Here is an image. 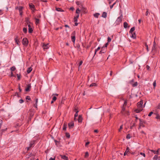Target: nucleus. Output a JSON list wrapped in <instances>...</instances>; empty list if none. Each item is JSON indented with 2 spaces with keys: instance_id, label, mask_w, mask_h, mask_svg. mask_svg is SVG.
<instances>
[{
  "instance_id": "1",
  "label": "nucleus",
  "mask_w": 160,
  "mask_h": 160,
  "mask_svg": "<svg viewBox=\"0 0 160 160\" xmlns=\"http://www.w3.org/2000/svg\"><path fill=\"white\" fill-rule=\"evenodd\" d=\"M143 103V100H141L140 101L138 102L137 103V107L138 108H142V109H143V108L145 106V105L146 104V102L145 103V104H144V105H142Z\"/></svg>"
},
{
  "instance_id": "2",
  "label": "nucleus",
  "mask_w": 160,
  "mask_h": 160,
  "mask_svg": "<svg viewBox=\"0 0 160 160\" xmlns=\"http://www.w3.org/2000/svg\"><path fill=\"white\" fill-rule=\"evenodd\" d=\"M76 31H74L72 32L71 35V40L72 42L74 44L75 43V41L76 40Z\"/></svg>"
},
{
  "instance_id": "3",
  "label": "nucleus",
  "mask_w": 160,
  "mask_h": 160,
  "mask_svg": "<svg viewBox=\"0 0 160 160\" xmlns=\"http://www.w3.org/2000/svg\"><path fill=\"white\" fill-rule=\"evenodd\" d=\"M122 15H121L115 21V23L117 25L119 24L122 22Z\"/></svg>"
},
{
  "instance_id": "4",
  "label": "nucleus",
  "mask_w": 160,
  "mask_h": 160,
  "mask_svg": "<svg viewBox=\"0 0 160 160\" xmlns=\"http://www.w3.org/2000/svg\"><path fill=\"white\" fill-rule=\"evenodd\" d=\"M139 121H140L139 128H140L141 127H144L145 126L144 125V124H146V122L142 120L141 119H139Z\"/></svg>"
},
{
  "instance_id": "5",
  "label": "nucleus",
  "mask_w": 160,
  "mask_h": 160,
  "mask_svg": "<svg viewBox=\"0 0 160 160\" xmlns=\"http://www.w3.org/2000/svg\"><path fill=\"white\" fill-rule=\"evenodd\" d=\"M28 40L26 38H23L22 41V44L25 46L28 45Z\"/></svg>"
},
{
  "instance_id": "6",
  "label": "nucleus",
  "mask_w": 160,
  "mask_h": 160,
  "mask_svg": "<svg viewBox=\"0 0 160 160\" xmlns=\"http://www.w3.org/2000/svg\"><path fill=\"white\" fill-rule=\"evenodd\" d=\"M18 8V10L19 11L20 15L21 16H22V15L23 13V11H22V9L23 8L22 6H19V7H17V8H16V9Z\"/></svg>"
},
{
  "instance_id": "7",
  "label": "nucleus",
  "mask_w": 160,
  "mask_h": 160,
  "mask_svg": "<svg viewBox=\"0 0 160 160\" xmlns=\"http://www.w3.org/2000/svg\"><path fill=\"white\" fill-rule=\"evenodd\" d=\"M29 7L30 9L33 12H34L36 10L35 8L34 5L32 3L29 4Z\"/></svg>"
},
{
  "instance_id": "8",
  "label": "nucleus",
  "mask_w": 160,
  "mask_h": 160,
  "mask_svg": "<svg viewBox=\"0 0 160 160\" xmlns=\"http://www.w3.org/2000/svg\"><path fill=\"white\" fill-rule=\"evenodd\" d=\"M20 39L18 38V36H16L15 38H14V40L16 43L18 45H20Z\"/></svg>"
},
{
  "instance_id": "9",
  "label": "nucleus",
  "mask_w": 160,
  "mask_h": 160,
  "mask_svg": "<svg viewBox=\"0 0 160 160\" xmlns=\"http://www.w3.org/2000/svg\"><path fill=\"white\" fill-rule=\"evenodd\" d=\"M31 89V86L30 84H28L27 85V87L25 89V91L26 92H29Z\"/></svg>"
},
{
  "instance_id": "10",
  "label": "nucleus",
  "mask_w": 160,
  "mask_h": 160,
  "mask_svg": "<svg viewBox=\"0 0 160 160\" xmlns=\"http://www.w3.org/2000/svg\"><path fill=\"white\" fill-rule=\"evenodd\" d=\"M106 51V49L104 48V47H102L101 50L99 52V54L104 53Z\"/></svg>"
},
{
  "instance_id": "11",
  "label": "nucleus",
  "mask_w": 160,
  "mask_h": 160,
  "mask_svg": "<svg viewBox=\"0 0 160 160\" xmlns=\"http://www.w3.org/2000/svg\"><path fill=\"white\" fill-rule=\"evenodd\" d=\"M60 156L61 157V158L64 160H68V157L66 156L65 155H60Z\"/></svg>"
},
{
  "instance_id": "12",
  "label": "nucleus",
  "mask_w": 160,
  "mask_h": 160,
  "mask_svg": "<svg viewBox=\"0 0 160 160\" xmlns=\"http://www.w3.org/2000/svg\"><path fill=\"white\" fill-rule=\"evenodd\" d=\"M28 32L29 33H32L33 32V29L30 24L28 25Z\"/></svg>"
},
{
  "instance_id": "13",
  "label": "nucleus",
  "mask_w": 160,
  "mask_h": 160,
  "mask_svg": "<svg viewBox=\"0 0 160 160\" xmlns=\"http://www.w3.org/2000/svg\"><path fill=\"white\" fill-rule=\"evenodd\" d=\"M81 11L83 13H86L87 12V9L84 7H82L81 9Z\"/></svg>"
},
{
  "instance_id": "14",
  "label": "nucleus",
  "mask_w": 160,
  "mask_h": 160,
  "mask_svg": "<svg viewBox=\"0 0 160 160\" xmlns=\"http://www.w3.org/2000/svg\"><path fill=\"white\" fill-rule=\"evenodd\" d=\"M68 125L70 128H72L74 126V123L73 122H72L68 123Z\"/></svg>"
},
{
  "instance_id": "15",
  "label": "nucleus",
  "mask_w": 160,
  "mask_h": 160,
  "mask_svg": "<svg viewBox=\"0 0 160 160\" xmlns=\"http://www.w3.org/2000/svg\"><path fill=\"white\" fill-rule=\"evenodd\" d=\"M82 118L81 115H79L78 117V122H82Z\"/></svg>"
},
{
  "instance_id": "16",
  "label": "nucleus",
  "mask_w": 160,
  "mask_h": 160,
  "mask_svg": "<svg viewBox=\"0 0 160 160\" xmlns=\"http://www.w3.org/2000/svg\"><path fill=\"white\" fill-rule=\"evenodd\" d=\"M142 110L143 109H142V108H138L135 110V112L136 113H139L142 111Z\"/></svg>"
},
{
  "instance_id": "17",
  "label": "nucleus",
  "mask_w": 160,
  "mask_h": 160,
  "mask_svg": "<svg viewBox=\"0 0 160 160\" xmlns=\"http://www.w3.org/2000/svg\"><path fill=\"white\" fill-rule=\"evenodd\" d=\"M42 47L44 49H47L48 48V44H45L43 43Z\"/></svg>"
},
{
  "instance_id": "18",
  "label": "nucleus",
  "mask_w": 160,
  "mask_h": 160,
  "mask_svg": "<svg viewBox=\"0 0 160 160\" xmlns=\"http://www.w3.org/2000/svg\"><path fill=\"white\" fill-rule=\"evenodd\" d=\"M35 20V24L36 25H38L40 23V20L38 18H34Z\"/></svg>"
},
{
  "instance_id": "19",
  "label": "nucleus",
  "mask_w": 160,
  "mask_h": 160,
  "mask_svg": "<svg viewBox=\"0 0 160 160\" xmlns=\"http://www.w3.org/2000/svg\"><path fill=\"white\" fill-rule=\"evenodd\" d=\"M78 111H76V112L74 115V120L76 121L78 119H76V117L78 116Z\"/></svg>"
},
{
  "instance_id": "20",
  "label": "nucleus",
  "mask_w": 160,
  "mask_h": 160,
  "mask_svg": "<svg viewBox=\"0 0 160 160\" xmlns=\"http://www.w3.org/2000/svg\"><path fill=\"white\" fill-rule=\"evenodd\" d=\"M102 17L106 18L107 17V13L106 12H103L102 14Z\"/></svg>"
},
{
  "instance_id": "21",
  "label": "nucleus",
  "mask_w": 160,
  "mask_h": 160,
  "mask_svg": "<svg viewBox=\"0 0 160 160\" xmlns=\"http://www.w3.org/2000/svg\"><path fill=\"white\" fill-rule=\"evenodd\" d=\"M156 49V43L155 42V41H154L153 42V47L152 48V51H153L155 50V51Z\"/></svg>"
},
{
  "instance_id": "22",
  "label": "nucleus",
  "mask_w": 160,
  "mask_h": 160,
  "mask_svg": "<svg viewBox=\"0 0 160 160\" xmlns=\"http://www.w3.org/2000/svg\"><path fill=\"white\" fill-rule=\"evenodd\" d=\"M56 10L58 12H63L64 11L61 8H56Z\"/></svg>"
},
{
  "instance_id": "23",
  "label": "nucleus",
  "mask_w": 160,
  "mask_h": 160,
  "mask_svg": "<svg viewBox=\"0 0 160 160\" xmlns=\"http://www.w3.org/2000/svg\"><path fill=\"white\" fill-rule=\"evenodd\" d=\"M100 14L98 13H96L93 14L94 16L97 18H98Z\"/></svg>"
},
{
  "instance_id": "24",
  "label": "nucleus",
  "mask_w": 160,
  "mask_h": 160,
  "mask_svg": "<svg viewBox=\"0 0 160 160\" xmlns=\"http://www.w3.org/2000/svg\"><path fill=\"white\" fill-rule=\"evenodd\" d=\"M32 70V68L31 67H29L28 68L27 70V72L28 73H30Z\"/></svg>"
},
{
  "instance_id": "25",
  "label": "nucleus",
  "mask_w": 160,
  "mask_h": 160,
  "mask_svg": "<svg viewBox=\"0 0 160 160\" xmlns=\"http://www.w3.org/2000/svg\"><path fill=\"white\" fill-rule=\"evenodd\" d=\"M135 29V28L134 27L132 28L129 31L130 33H132V32H133L134 31Z\"/></svg>"
},
{
  "instance_id": "26",
  "label": "nucleus",
  "mask_w": 160,
  "mask_h": 160,
  "mask_svg": "<svg viewBox=\"0 0 160 160\" xmlns=\"http://www.w3.org/2000/svg\"><path fill=\"white\" fill-rule=\"evenodd\" d=\"M67 127V124L65 123H64L63 126V130L64 131L66 130Z\"/></svg>"
},
{
  "instance_id": "27",
  "label": "nucleus",
  "mask_w": 160,
  "mask_h": 160,
  "mask_svg": "<svg viewBox=\"0 0 160 160\" xmlns=\"http://www.w3.org/2000/svg\"><path fill=\"white\" fill-rule=\"evenodd\" d=\"M38 98H36L35 99V102H35V103L34 104V106L36 108H37V104H38Z\"/></svg>"
},
{
  "instance_id": "28",
  "label": "nucleus",
  "mask_w": 160,
  "mask_h": 160,
  "mask_svg": "<svg viewBox=\"0 0 160 160\" xmlns=\"http://www.w3.org/2000/svg\"><path fill=\"white\" fill-rule=\"evenodd\" d=\"M34 142H35L34 141H33L32 142H30V145H29V147L30 148L33 147V146L34 144Z\"/></svg>"
},
{
  "instance_id": "29",
  "label": "nucleus",
  "mask_w": 160,
  "mask_h": 160,
  "mask_svg": "<svg viewBox=\"0 0 160 160\" xmlns=\"http://www.w3.org/2000/svg\"><path fill=\"white\" fill-rule=\"evenodd\" d=\"M131 34V37L133 38H136V34L135 32H132V33Z\"/></svg>"
},
{
  "instance_id": "30",
  "label": "nucleus",
  "mask_w": 160,
  "mask_h": 160,
  "mask_svg": "<svg viewBox=\"0 0 160 160\" xmlns=\"http://www.w3.org/2000/svg\"><path fill=\"white\" fill-rule=\"evenodd\" d=\"M128 23L126 22H124L123 23V26L125 28H127L128 26Z\"/></svg>"
},
{
  "instance_id": "31",
  "label": "nucleus",
  "mask_w": 160,
  "mask_h": 160,
  "mask_svg": "<svg viewBox=\"0 0 160 160\" xmlns=\"http://www.w3.org/2000/svg\"><path fill=\"white\" fill-rule=\"evenodd\" d=\"M16 69V68L14 66L10 68V70L11 71V72H12V71H15Z\"/></svg>"
},
{
  "instance_id": "32",
  "label": "nucleus",
  "mask_w": 160,
  "mask_h": 160,
  "mask_svg": "<svg viewBox=\"0 0 160 160\" xmlns=\"http://www.w3.org/2000/svg\"><path fill=\"white\" fill-rule=\"evenodd\" d=\"M129 147H127L126 148V153H127L128 154H129L130 153V152L129 151Z\"/></svg>"
},
{
  "instance_id": "33",
  "label": "nucleus",
  "mask_w": 160,
  "mask_h": 160,
  "mask_svg": "<svg viewBox=\"0 0 160 160\" xmlns=\"http://www.w3.org/2000/svg\"><path fill=\"white\" fill-rule=\"evenodd\" d=\"M88 156H89L88 152H87L85 153L84 157L85 158H87L88 157Z\"/></svg>"
},
{
  "instance_id": "34",
  "label": "nucleus",
  "mask_w": 160,
  "mask_h": 160,
  "mask_svg": "<svg viewBox=\"0 0 160 160\" xmlns=\"http://www.w3.org/2000/svg\"><path fill=\"white\" fill-rule=\"evenodd\" d=\"M17 78H18V80H20L21 79V75L20 74H17Z\"/></svg>"
},
{
  "instance_id": "35",
  "label": "nucleus",
  "mask_w": 160,
  "mask_h": 160,
  "mask_svg": "<svg viewBox=\"0 0 160 160\" xmlns=\"http://www.w3.org/2000/svg\"><path fill=\"white\" fill-rule=\"evenodd\" d=\"M23 31L24 33H26L27 31V28H24L23 29Z\"/></svg>"
},
{
  "instance_id": "36",
  "label": "nucleus",
  "mask_w": 160,
  "mask_h": 160,
  "mask_svg": "<svg viewBox=\"0 0 160 160\" xmlns=\"http://www.w3.org/2000/svg\"><path fill=\"white\" fill-rule=\"evenodd\" d=\"M158 157L157 155H155L153 158V160H157L158 159Z\"/></svg>"
},
{
  "instance_id": "37",
  "label": "nucleus",
  "mask_w": 160,
  "mask_h": 160,
  "mask_svg": "<svg viewBox=\"0 0 160 160\" xmlns=\"http://www.w3.org/2000/svg\"><path fill=\"white\" fill-rule=\"evenodd\" d=\"M101 48L100 47H98V48L95 50L94 55L96 54L97 52Z\"/></svg>"
},
{
  "instance_id": "38",
  "label": "nucleus",
  "mask_w": 160,
  "mask_h": 160,
  "mask_svg": "<svg viewBox=\"0 0 160 160\" xmlns=\"http://www.w3.org/2000/svg\"><path fill=\"white\" fill-rule=\"evenodd\" d=\"M108 43L107 42L105 43L104 45L102 47H104V48H106L107 49V47L108 45Z\"/></svg>"
},
{
  "instance_id": "39",
  "label": "nucleus",
  "mask_w": 160,
  "mask_h": 160,
  "mask_svg": "<svg viewBox=\"0 0 160 160\" xmlns=\"http://www.w3.org/2000/svg\"><path fill=\"white\" fill-rule=\"evenodd\" d=\"M156 118V119H159V121H160V116L159 114H157Z\"/></svg>"
},
{
  "instance_id": "40",
  "label": "nucleus",
  "mask_w": 160,
  "mask_h": 160,
  "mask_svg": "<svg viewBox=\"0 0 160 160\" xmlns=\"http://www.w3.org/2000/svg\"><path fill=\"white\" fill-rule=\"evenodd\" d=\"M97 85L96 83H93L91 84L90 86V87H93V86H96Z\"/></svg>"
},
{
  "instance_id": "41",
  "label": "nucleus",
  "mask_w": 160,
  "mask_h": 160,
  "mask_svg": "<svg viewBox=\"0 0 160 160\" xmlns=\"http://www.w3.org/2000/svg\"><path fill=\"white\" fill-rule=\"evenodd\" d=\"M80 12V10L78 8L76 9V13L78 14H79V12Z\"/></svg>"
},
{
  "instance_id": "42",
  "label": "nucleus",
  "mask_w": 160,
  "mask_h": 160,
  "mask_svg": "<svg viewBox=\"0 0 160 160\" xmlns=\"http://www.w3.org/2000/svg\"><path fill=\"white\" fill-rule=\"evenodd\" d=\"M160 150V148H158L157 150V151H156V153H155V154H159V150Z\"/></svg>"
},
{
  "instance_id": "43",
  "label": "nucleus",
  "mask_w": 160,
  "mask_h": 160,
  "mask_svg": "<svg viewBox=\"0 0 160 160\" xmlns=\"http://www.w3.org/2000/svg\"><path fill=\"white\" fill-rule=\"evenodd\" d=\"M122 128H123V125H122L120 126V128L118 130V131L119 132H121V130L122 129Z\"/></svg>"
},
{
  "instance_id": "44",
  "label": "nucleus",
  "mask_w": 160,
  "mask_h": 160,
  "mask_svg": "<svg viewBox=\"0 0 160 160\" xmlns=\"http://www.w3.org/2000/svg\"><path fill=\"white\" fill-rule=\"evenodd\" d=\"M138 85V83L137 82H135L134 84H132V86L133 87H135Z\"/></svg>"
},
{
  "instance_id": "45",
  "label": "nucleus",
  "mask_w": 160,
  "mask_h": 160,
  "mask_svg": "<svg viewBox=\"0 0 160 160\" xmlns=\"http://www.w3.org/2000/svg\"><path fill=\"white\" fill-rule=\"evenodd\" d=\"M111 41V39L109 37H108V43L110 42Z\"/></svg>"
},
{
  "instance_id": "46",
  "label": "nucleus",
  "mask_w": 160,
  "mask_h": 160,
  "mask_svg": "<svg viewBox=\"0 0 160 160\" xmlns=\"http://www.w3.org/2000/svg\"><path fill=\"white\" fill-rule=\"evenodd\" d=\"M126 138L128 139H130L131 138L130 135V134H128Z\"/></svg>"
},
{
  "instance_id": "47",
  "label": "nucleus",
  "mask_w": 160,
  "mask_h": 160,
  "mask_svg": "<svg viewBox=\"0 0 160 160\" xmlns=\"http://www.w3.org/2000/svg\"><path fill=\"white\" fill-rule=\"evenodd\" d=\"M149 14L150 13L149 12H148V9H147V11L146 12V13H145V15L146 16H148V14Z\"/></svg>"
},
{
  "instance_id": "48",
  "label": "nucleus",
  "mask_w": 160,
  "mask_h": 160,
  "mask_svg": "<svg viewBox=\"0 0 160 160\" xmlns=\"http://www.w3.org/2000/svg\"><path fill=\"white\" fill-rule=\"evenodd\" d=\"M125 110V108H122V111H121V112L122 114H124V112Z\"/></svg>"
},
{
  "instance_id": "49",
  "label": "nucleus",
  "mask_w": 160,
  "mask_h": 160,
  "mask_svg": "<svg viewBox=\"0 0 160 160\" xmlns=\"http://www.w3.org/2000/svg\"><path fill=\"white\" fill-rule=\"evenodd\" d=\"M135 123H133L132 125L130 127V128L131 129H132V128L133 127H134V126H135Z\"/></svg>"
},
{
  "instance_id": "50",
  "label": "nucleus",
  "mask_w": 160,
  "mask_h": 160,
  "mask_svg": "<svg viewBox=\"0 0 160 160\" xmlns=\"http://www.w3.org/2000/svg\"><path fill=\"white\" fill-rule=\"evenodd\" d=\"M26 99L30 100L31 99L30 97L29 96H27L26 98Z\"/></svg>"
},
{
  "instance_id": "51",
  "label": "nucleus",
  "mask_w": 160,
  "mask_h": 160,
  "mask_svg": "<svg viewBox=\"0 0 160 160\" xmlns=\"http://www.w3.org/2000/svg\"><path fill=\"white\" fill-rule=\"evenodd\" d=\"M57 99V98L55 96H54L53 98H52V100H53V101H55Z\"/></svg>"
},
{
  "instance_id": "52",
  "label": "nucleus",
  "mask_w": 160,
  "mask_h": 160,
  "mask_svg": "<svg viewBox=\"0 0 160 160\" xmlns=\"http://www.w3.org/2000/svg\"><path fill=\"white\" fill-rule=\"evenodd\" d=\"M18 89H19V92H21V91H22V89H21V87H20V84H19L18 85Z\"/></svg>"
},
{
  "instance_id": "53",
  "label": "nucleus",
  "mask_w": 160,
  "mask_h": 160,
  "mask_svg": "<svg viewBox=\"0 0 160 160\" xmlns=\"http://www.w3.org/2000/svg\"><path fill=\"white\" fill-rule=\"evenodd\" d=\"M153 113V112H150L148 114V116L149 117H150L152 115Z\"/></svg>"
},
{
  "instance_id": "54",
  "label": "nucleus",
  "mask_w": 160,
  "mask_h": 160,
  "mask_svg": "<svg viewBox=\"0 0 160 160\" xmlns=\"http://www.w3.org/2000/svg\"><path fill=\"white\" fill-rule=\"evenodd\" d=\"M78 19L74 17V22H77Z\"/></svg>"
},
{
  "instance_id": "55",
  "label": "nucleus",
  "mask_w": 160,
  "mask_h": 160,
  "mask_svg": "<svg viewBox=\"0 0 160 160\" xmlns=\"http://www.w3.org/2000/svg\"><path fill=\"white\" fill-rule=\"evenodd\" d=\"M23 102H24L23 100L22 99H20L19 100V102L20 103H22Z\"/></svg>"
},
{
  "instance_id": "56",
  "label": "nucleus",
  "mask_w": 160,
  "mask_h": 160,
  "mask_svg": "<svg viewBox=\"0 0 160 160\" xmlns=\"http://www.w3.org/2000/svg\"><path fill=\"white\" fill-rule=\"evenodd\" d=\"M153 85L154 87L156 86V83L155 81L154 82Z\"/></svg>"
},
{
  "instance_id": "57",
  "label": "nucleus",
  "mask_w": 160,
  "mask_h": 160,
  "mask_svg": "<svg viewBox=\"0 0 160 160\" xmlns=\"http://www.w3.org/2000/svg\"><path fill=\"white\" fill-rule=\"evenodd\" d=\"M149 150L152 152H153L154 154H155V153L156 152V151L153 150Z\"/></svg>"
},
{
  "instance_id": "58",
  "label": "nucleus",
  "mask_w": 160,
  "mask_h": 160,
  "mask_svg": "<svg viewBox=\"0 0 160 160\" xmlns=\"http://www.w3.org/2000/svg\"><path fill=\"white\" fill-rule=\"evenodd\" d=\"M140 154L142 155H143L144 157H145V155L144 153L140 152Z\"/></svg>"
},
{
  "instance_id": "59",
  "label": "nucleus",
  "mask_w": 160,
  "mask_h": 160,
  "mask_svg": "<svg viewBox=\"0 0 160 160\" xmlns=\"http://www.w3.org/2000/svg\"><path fill=\"white\" fill-rule=\"evenodd\" d=\"M10 77H15V76H14V75H13V73L12 72H11V75H10Z\"/></svg>"
},
{
  "instance_id": "60",
  "label": "nucleus",
  "mask_w": 160,
  "mask_h": 160,
  "mask_svg": "<svg viewBox=\"0 0 160 160\" xmlns=\"http://www.w3.org/2000/svg\"><path fill=\"white\" fill-rule=\"evenodd\" d=\"M55 157H54V158H50L49 159V160H55Z\"/></svg>"
},
{
  "instance_id": "61",
  "label": "nucleus",
  "mask_w": 160,
  "mask_h": 160,
  "mask_svg": "<svg viewBox=\"0 0 160 160\" xmlns=\"http://www.w3.org/2000/svg\"><path fill=\"white\" fill-rule=\"evenodd\" d=\"M90 143V142H87L85 144V146L87 147Z\"/></svg>"
},
{
  "instance_id": "62",
  "label": "nucleus",
  "mask_w": 160,
  "mask_h": 160,
  "mask_svg": "<svg viewBox=\"0 0 160 160\" xmlns=\"http://www.w3.org/2000/svg\"><path fill=\"white\" fill-rule=\"evenodd\" d=\"M37 17L38 18H40L41 17V14H39L37 16Z\"/></svg>"
},
{
  "instance_id": "63",
  "label": "nucleus",
  "mask_w": 160,
  "mask_h": 160,
  "mask_svg": "<svg viewBox=\"0 0 160 160\" xmlns=\"http://www.w3.org/2000/svg\"><path fill=\"white\" fill-rule=\"evenodd\" d=\"M66 136H67V137L68 138H69L70 137V135H69V134H68V133H66Z\"/></svg>"
},
{
  "instance_id": "64",
  "label": "nucleus",
  "mask_w": 160,
  "mask_h": 160,
  "mask_svg": "<svg viewBox=\"0 0 160 160\" xmlns=\"http://www.w3.org/2000/svg\"><path fill=\"white\" fill-rule=\"evenodd\" d=\"M80 3V2L79 1H77L76 2V4L78 5H79Z\"/></svg>"
}]
</instances>
